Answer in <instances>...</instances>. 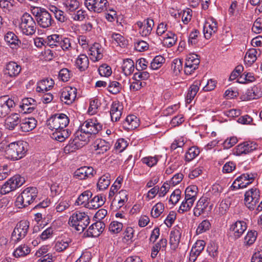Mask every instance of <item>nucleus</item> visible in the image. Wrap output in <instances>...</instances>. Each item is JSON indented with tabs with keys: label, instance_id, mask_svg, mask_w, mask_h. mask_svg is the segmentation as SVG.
<instances>
[{
	"label": "nucleus",
	"instance_id": "obj_1",
	"mask_svg": "<svg viewBox=\"0 0 262 262\" xmlns=\"http://www.w3.org/2000/svg\"><path fill=\"white\" fill-rule=\"evenodd\" d=\"M70 119L68 116L63 113H57L48 120L49 128L53 130L52 138L59 142L64 141L68 138L71 132L68 129H64L69 124Z\"/></svg>",
	"mask_w": 262,
	"mask_h": 262
},
{
	"label": "nucleus",
	"instance_id": "obj_2",
	"mask_svg": "<svg viewBox=\"0 0 262 262\" xmlns=\"http://www.w3.org/2000/svg\"><path fill=\"white\" fill-rule=\"evenodd\" d=\"M28 149L27 142L19 140L9 143L7 151V158L13 161H17L24 157Z\"/></svg>",
	"mask_w": 262,
	"mask_h": 262
},
{
	"label": "nucleus",
	"instance_id": "obj_3",
	"mask_svg": "<svg viewBox=\"0 0 262 262\" xmlns=\"http://www.w3.org/2000/svg\"><path fill=\"white\" fill-rule=\"evenodd\" d=\"M91 136L80 128L75 133L74 138L71 139L68 144L64 147V152L69 154L81 148L90 141Z\"/></svg>",
	"mask_w": 262,
	"mask_h": 262
},
{
	"label": "nucleus",
	"instance_id": "obj_4",
	"mask_svg": "<svg viewBox=\"0 0 262 262\" xmlns=\"http://www.w3.org/2000/svg\"><path fill=\"white\" fill-rule=\"evenodd\" d=\"M31 11L35 17L37 24L41 28H48L54 23L51 14L46 9L34 7L32 8Z\"/></svg>",
	"mask_w": 262,
	"mask_h": 262
},
{
	"label": "nucleus",
	"instance_id": "obj_5",
	"mask_svg": "<svg viewBox=\"0 0 262 262\" xmlns=\"http://www.w3.org/2000/svg\"><path fill=\"white\" fill-rule=\"evenodd\" d=\"M90 217L85 212H75L69 218V224L72 230L82 232L90 224Z\"/></svg>",
	"mask_w": 262,
	"mask_h": 262
},
{
	"label": "nucleus",
	"instance_id": "obj_6",
	"mask_svg": "<svg viewBox=\"0 0 262 262\" xmlns=\"http://www.w3.org/2000/svg\"><path fill=\"white\" fill-rule=\"evenodd\" d=\"M38 193L36 187L26 188L16 199V205L19 208H24L31 204L36 198Z\"/></svg>",
	"mask_w": 262,
	"mask_h": 262
},
{
	"label": "nucleus",
	"instance_id": "obj_7",
	"mask_svg": "<svg viewBox=\"0 0 262 262\" xmlns=\"http://www.w3.org/2000/svg\"><path fill=\"white\" fill-rule=\"evenodd\" d=\"M21 22L19 25L20 32L24 35L31 36L35 34L36 24L32 16L28 13H24L20 18Z\"/></svg>",
	"mask_w": 262,
	"mask_h": 262
},
{
	"label": "nucleus",
	"instance_id": "obj_8",
	"mask_svg": "<svg viewBox=\"0 0 262 262\" xmlns=\"http://www.w3.org/2000/svg\"><path fill=\"white\" fill-rule=\"evenodd\" d=\"M80 128L88 135H95L102 130V124L96 118L89 119L80 126Z\"/></svg>",
	"mask_w": 262,
	"mask_h": 262
},
{
	"label": "nucleus",
	"instance_id": "obj_9",
	"mask_svg": "<svg viewBox=\"0 0 262 262\" xmlns=\"http://www.w3.org/2000/svg\"><path fill=\"white\" fill-rule=\"evenodd\" d=\"M256 176L255 173H243L235 179L231 187L236 189L246 188L252 183Z\"/></svg>",
	"mask_w": 262,
	"mask_h": 262
},
{
	"label": "nucleus",
	"instance_id": "obj_10",
	"mask_svg": "<svg viewBox=\"0 0 262 262\" xmlns=\"http://www.w3.org/2000/svg\"><path fill=\"white\" fill-rule=\"evenodd\" d=\"M84 4L90 11L97 13L106 11L109 6L107 0H84Z\"/></svg>",
	"mask_w": 262,
	"mask_h": 262
},
{
	"label": "nucleus",
	"instance_id": "obj_11",
	"mask_svg": "<svg viewBox=\"0 0 262 262\" xmlns=\"http://www.w3.org/2000/svg\"><path fill=\"white\" fill-rule=\"evenodd\" d=\"M212 204H210V199L207 196L201 197L193 209V214L199 216L202 214H207L211 211Z\"/></svg>",
	"mask_w": 262,
	"mask_h": 262
},
{
	"label": "nucleus",
	"instance_id": "obj_12",
	"mask_svg": "<svg viewBox=\"0 0 262 262\" xmlns=\"http://www.w3.org/2000/svg\"><path fill=\"white\" fill-rule=\"evenodd\" d=\"M29 223L26 221H21L15 227L11 236V241L16 243L24 238L29 229Z\"/></svg>",
	"mask_w": 262,
	"mask_h": 262
},
{
	"label": "nucleus",
	"instance_id": "obj_13",
	"mask_svg": "<svg viewBox=\"0 0 262 262\" xmlns=\"http://www.w3.org/2000/svg\"><path fill=\"white\" fill-rule=\"evenodd\" d=\"M259 199L260 192L256 187H253L245 193V204L250 210L254 209Z\"/></svg>",
	"mask_w": 262,
	"mask_h": 262
},
{
	"label": "nucleus",
	"instance_id": "obj_14",
	"mask_svg": "<svg viewBox=\"0 0 262 262\" xmlns=\"http://www.w3.org/2000/svg\"><path fill=\"white\" fill-rule=\"evenodd\" d=\"M15 106L14 101L8 96L0 97V117L7 116Z\"/></svg>",
	"mask_w": 262,
	"mask_h": 262
},
{
	"label": "nucleus",
	"instance_id": "obj_15",
	"mask_svg": "<svg viewBox=\"0 0 262 262\" xmlns=\"http://www.w3.org/2000/svg\"><path fill=\"white\" fill-rule=\"evenodd\" d=\"M200 60L195 54H189L186 58L184 72L186 75H190L198 68Z\"/></svg>",
	"mask_w": 262,
	"mask_h": 262
},
{
	"label": "nucleus",
	"instance_id": "obj_16",
	"mask_svg": "<svg viewBox=\"0 0 262 262\" xmlns=\"http://www.w3.org/2000/svg\"><path fill=\"white\" fill-rule=\"evenodd\" d=\"M77 96V89L74 87L66 86L63 88L60 93V99L66 104H72Z\"/></svg>",
	"mask_w": 262,
	"mask_h": 262
},
{
	"label": "nucleus",
	"instance_id": "obj_17",
	"mask_svg": "<svg viewBox=\"0 0 262 262\" xmlns=\"http://www.w3.org/2000/svg\"><path fill=\"white\" fill-rule=\"evenodd\" d=\"M257 145L253 142L245 141L237 145L234 150V153L237 156L243 154H248L256 149Z\"/></svg>",
	"mask_w": 262,
	"mask_h": 262
},
{
	"label": "nucleus",
	"instance_id": "obj_18",
	"mask_svg": "<svg viewBox=\"0 0 262 262\" xmlns=\"http://www.w3.org/2000/svg\"><path fill=\"white\" fill-rule=\"evenodd\" d=\"M136 25L139 28V33L142 36H147L149 35L154 26L153 19L148 18L144 20L143 22L138 21Z\"/></svg>",
	"mask_w": 262,
	"mask_h": 262
},
{
	"label": "nucleus",
	"instance_id": "obj_19",
	"mask_svg": "<svg viewBox=\"0 0 262 262\" xmlns=\"http://www.w3.org/2000/svg\"><path fill=\"white\" fill-rule=\"evenodd\" d=\"M21 71V68L19 64L14 61H10L5 66L4 72L5 75L11 78H15L18 76Z\"/></svg>",
	"mask_w": 262,
	"mask_h": 262
},
{
	"label": "nucleus",
	"instance_id": "obj_20",
	"mask_svg": "<svg viewBox=\"0 0 262 262\" xmlns=\"http://www.w3.org/2000/svg\"><path fill=\"white\" fill-rule=\"evenodd\" d=\"M182 232V229L178 226H175L170 232L169 243L171 249L176 250L178 248L180 242Z\"/></svg>",
	"mask_w": 262,
	"mask_h": 262
},
{
	"label": "nucleus",
	"instance_id": "obj_21",
	"mask_svg": "<svg viewBox=\"0 0 262 262\" xmlns=\"http://www.w3.org/2000/svg\"><path fill=\"white\" fill-rule=\"evenodd\" d=\"M247 229V225L243 221H237L231 225L230 228L233 238L236 239L240 237Z\"/></svg>",
	"mask_w": 262,
	"mask_h": 262
},
{
	"label": "nucleus",
	"instance_id": "obj_22",
	"mask_svg": "<svg viewBox=\"0 0 262 262\" xmlns=\"http://www.w3.org/2000/svg\"><path fill=\"white\" fill-rule=\"evenodd\" d=\"M262 96V89L260 85H254L248 89L243 95L244 100L256 99Z\"/></svg>",
	"mask_w": 262,
	"mask_h": 262
},
{
	"label": "nucleus",
	"instance_id": "obj_23",
	"mask_svg": "<svg viewBox=\"0 0 262 262\" xmlns=\"http://www.w3.org/2000/svg\"><path fill=\"white\" fill-rule=\"evenodd\" d=\"M37 103L32 98H26L22 100L20 107L24 113L30 114L33 112L37 107Z\"/></svg>",
	"mask_w": 262,
	"mask_h": 262
},
{
	"label": "nucleus",
	"instance_id": "obj_24",
	"mask_svg": "<svg viewBox=\"0 0 262 262\" xmlns=\"http://www.w3.org/2000/svg\"><path fill=\"white\" fill-rule=\"evenodd\" d=\"M123 107L119 101L113 102L110 110L111 120L113 122L119 120L122 114Z\"/></svg>",
	"mask_w": 262,
	"mask_h": 262
},
{
	"label": "nucleus",
	"instance_id": "obj_25",
	"mask_svg": "<svg viewBox=\"0 0 262 262\" xmlns=\"http://www.w3.org/2000/svg\"><path fill=\"white\" fill-rule=\"evenodd\" d=\"M94 173V170L93 167L83 166L75 171L74 176L79 180H84L93 177Z\"/></svg>",
	"mask_w": 262,
	"mask_h": 262
},
{
	"label": "nucleus",
	"instance_id": "obj_26",
	"mask_svg": "<svg viewBox=\"0 0 262 262\" xmlns=\"http://www.w3.org/2000/svg\"><path fill=\"white\" fill-rule=\"evenodd\" d=\"M105 224L101 221H97L91 225L87 230L89 236L98 237L104 230Z\"/></svg>",
	"mask_w": 262,
	"mask_h": 262
},
{
	"label": "nucleus",
	"instance_id": "obj_27",
	"mask_svg": "<svg viewBox=\"0 0 262 262\" xmlns=\"http://www.w3.org/2000/svg\"><path fill=\"white\" fill-rule=\"evenodd\" d=\"M20 115L18 113H12L5 120V126L9 130H13L18 124L21 123Z\"/></svg>",
	"mask_w": 262,
	"mask_h": 262
},
{
	"label": "nucleus",
	"instance_id": "obj_28",
	"mask_svg": "<svg viewBox=\"0 0 262 262\" xmlns=\"http://www.w3.org/2000/svg\"><path fill=\"white\" fill-rule=\"evenodd\" d=\"M36 125V120L33 117H30L21 119L19 126L21 132H29L35 128Z\"/></svg>",
	"mask_w": 262,
	"mask_h": 262
},
{
	"label": "nucleus",
	"instance_id": "obj_29",
	"mask_svg": "<svg viewBox=\"0 0 262 262\" xmlns=\"http://www.w3.org/2000/svg\"><path fill=\"white\" fill-rule=\"evenodd\" d=\"M217 30V23L213 19L206 21L203 28L204 37L206 39H209Z\"/></svg>",
	"mask_w": 262,
	"mask_h": 262
},
{
	"label": "nucleus",
	"instance_id": "obj_30",
	"mask_svg": "<svg viewBox=\"0 0 262 262\" xmlns=\"http://www.w3.org/2000/svg\"><path fill=\"white\" fill-rule=\"evenodd\" d=\"M4 40L12 49L16 48L21 43L18 37L12 31H8L5 34Z\"/></svg>",
	"mask_w": 262,
	"mask_h": 262
},
{
	"label": "nucleus",
	"instance_id": "obj_31",
	"mask_svg": "<svg viewBox=\"0 0 262 262\" xmlns=\"http://www.w3.org/2000/svg\"><path fill=\"white\" fill-rule=\"evenodd\" d=\"M105 198L101 195H95L89 200L86 204V208L90 209H96L101 207L105 203Z\"/></svg>",
	"mask_w": 262,
	"mask_h": 262
},
{
	"label": "nucleus",
	"instance_id": "obj_32",
	"mask_svg": "<svg viewBox=\"0 0 262 262\" xmlns=\"http://www.w3.org/2000/svg\"><path fill=\"white\" fill-rule=\"evenodd\" d=\"M89 55L92 60L97 61L103 57L102 49L99 43H94L89 49Z\"/></svg>",
	"mask_w": 262,
	"mask_h": 262
},
{
	"label": "nucleus",
	"instance_id": "obj_33",
	"mask_svg": "<svg viewBox=\"0 0 262 262\" xmlns=\"http://www.w3.org/2000/svg\"><path fill=\"white\" fill-rule=\"evenodd\" d=\"M93 146L95 150L97 151V154H103L110 149V144L104 140L97 139L94 142Z\"/></svg>",
	"mask_w": 262,
	"mask_h": 262
},
{
	"label": "nucleus",
	"instance_id": "obj_34",
	"mask_svg": "<svg viewBox=\"0 0 262 262\" xmlns=\"http://www.w3.org/2000/svg\"><path fill=\"white\" fill-rule=\"evenodd\" d=\"M138 119L135 115H128L123 122V127L128 130L136 128L138 125Z\"/></svg>",
	"mask_w": 262,
	"mask_h": 262
},
{
	"label": "nucleus",
	"instance_id": "obj_35",
	"mask_svg": "<svg viewBox=\"0 0 262 262\" xmlns=\"http://www.w3.org/2000/svg\"><path fill=\"white\" fill-rule=\"evenodd\" d=\"M62 4L65 11L70 15L78 10L80 5L78 0H63Z\"/></svg>",
	"mask_w": 262,
	"mask_h": 262
},
{
	"label": "nucleus",
	"instance_id": "obj_36",
	"mask_svg": "<svg viewBox=\"0 0 262 262\" xmlns=\"http://www.w3.org/2000/svg\"><path fill=\"white\" fill-rule=\"evenodd\" d=\"M54 85V81L51 78L42 79L37 83L36 91L38 92L48 91Z\"/></svg>",
	"mask_w": 262,
	"mask_h": 262
},
{
	"label": "nucleus",
	"instance_id": "obj_37",
	"mask_svg": "<svg viewBox=\"0 0 262 262\" xmlns=\"http://www.w3.org/2000/svg\"><path fill=\"white\" fill-rule=\"evenodd\" d=\"M162 37L163 44L167 48L172 47L175 45L177 40V35L173 32L170 31H167Z\"/></svg>",
	"mask_w": 262,
	"mask_h": 262
},
{
	"label": "nucleus",
	"instance_id": "obj_38",
	"mask_svg": "<svg viewBox=\"0 0 262 262\" xmlns=\"http://www.w3.org/2000/svg\"><path fill=\"white\" fill-rule=\"evenodd\" d=\"M93 194L90 190H86L81 193L75 201L76 205H83L86 208V204L92 197Z\"/></svg>",
	"mask_w": 262,
	"mask_h": 262
},
{
	"label": "nucleus",
	"instance_id": "obj_39",
	"mask_svg": "<svg viewBox=\"0 0 262 262\" xmlns=\"http://www.w3.org/2000/svg\"><path fill=\"white\" fill-rule=\"evenodd\" d=\"M75 65L80 71H85L89 65L88 57L84 54H80L75 61Z\"/></svg>",
	"mask_w": 262,
	"mask_h": 262
},
{
	"label": "nucleus",
	"instance_id": "obj_40",
	"mask_svg": "<svg viewBox=\"0 0 262 262\" xmlns=\"http://www.w3.org/2000/svg\"><path fill=\"white\" fill-rule=\"evenodd\" d=\"M71 242L72 239L69 237H63L59 239L56 242L54 249L58 252L63 251L69 247Z\"/></svg>",
	"mask_w": 262,
	"mask_h": 262
},
{
	"label": "nucleus",
	"instance_id": "obj_41",
	"mask_svg": "<svg viewBox=\"0 0 262 262\" xmlns=\"http://www.w3.org/2000/svg\"><path fill=\"white\" fill-rule=\"evenodd\" d=\"M257 50L259 51V49L251 48L247 51L244 61L248 66H251L256 60Z\"/></svg>",
	"mask_w": 262,
	"mask_h": 262
},
{
	"label": "nucleus",
	"instance_id": "obj_42",
	"mask_svg": "<svg viewBox=\"0 0 262 262\" xmlns=\"http://www.w3.org/2000/svg\"><path fill=\"white\" fill-rule=\"evenodd\" d=\"M200 84L199 82L195 81L190 86L186 97L187 103H191L194 99L199 90V85Z\"/></svg>",
	"mask_w": 262,
	"mask_h": 262
},
{
	"label": "nucleus",
	"instance_id": "obj_43",
	"mask_svg": "<svg viewBox=\"0 0 262 262\" xmlns=\"http://www.w3.org/2000/svg\"><path fill=\"white\" fill-rule=\"evenodd\" d=\"M134 69V62L133 60L127 58L123 60L122 69L125 75H129L132 74Z\"/></svg>",
	"mask_w": 262,
	"mask_h": 262
},
{
	"label": "nucleus",
	"instance_id": "obj_44",
	"mask_svg": "<svg viewBox=\"0 0 262 262\" xmlns=\"http://www.w3.org/2000/svg\"><path fill=\"white\" fill-rule=\"evenodd\" d=\"M167 245V240L166 238H161L157 243H156L151 248V257L155 258L161 248H166Z\"/></svg>",
	"mask_w": 262,
	"mask_h": 262
},
{
	"label": "nucleus",
	"instance_id": "obj_45",
	"mask_svg": "<svg viewBox=\"0 0 262 262\" xmlns=\"http://www.w3.org/2000/svg\"><path fill=\"white\" fill-rule=\"evenodd\" d=\"M13 188L15 190L21 186L25 182V179L19 174H16L9 179Z\"/></svg>",
	"mask_w": 262,
	"mask_h": 262
},
{
	"label": "nucleus",
	"instance_id": "obj_46",
	"mask_svg": "<svg viewBox=\"0 0 262 262\" xmlns=\"http://www.w3.org/2000/svg\"><path fill=\"white\" fill-rule=\"evenodd\" d=\"M110 184V174L106 173L101 177L97 183V187L100 190L106 189Z\"/></svg>",
	"mask_w": 262,
	"mask_h": 262
},
{
	"label": "nucleus",
	"instance_id": "obj_47",
	"mask_svg": "<svg viewBox=\"0 0 262 262\" xmlns=\"http://www.w3.org/2000/svg\"><path fill=\"white\" fill-rule=\"evenodd\" d=\"M199 148L196 146L190 147L185 154V159L187 162H190L196 158L200 154Z\"/></svg>",
	"mask_w": 262,
	"mask_h": 262
},
{
	"label": "nucleus",
	"instance_id": "obj_48",
	"mask_svg": "<svg viewBox=\"0 0 262 262\" xmlns=\"http://www.w3.org/2000/svg\"><path fill=\"white\" fill-rule=\"evenodd\" d=\"M194 201L192 200L185 198L184 201L182 202L178 212L179 213L183 214L190 210Z\"/></svg>",
	"mask_w": 262,
	"mask_h": 262
},
{
	"label": "nucleus",
	"instance_id": "obj_49",
	"mask_svg": "<svg viewBox=\"0 0 262 262\" xmlns=\"http://www.w3.org/2000/svg\"><path fill=\"white\" fill-rule=\"evenodd\" d=\"M198 188L196 185H190L188 186L185 192L186 198L195 201L196 199Z\"/></svg>",
	"mask_w": 262,
	"mask_h": 262
},
{
	"label": "nucleus",
	"instance_id": "obj_50",
	"mask_svg": "<svg viewBox=\"0 0 262 262\" xmlns=\"http://www.w3.org/2000/svg\"><path fill=\"white\" fill-rule=\"evenodd\" d=\"M61 36L58 34H52L48 36L47 38V45L51 48L59 47Z\"/></svg>",
	"mask_w": 262,
	"mask_h": 262
},
{
	"label": "nucleus",
	"instance_id": "obj_51",
	"mask_svg": "<svg viewBox=\"0 0 262 262\" xmlns=\"http://www.w3.org/2000/svg\"><path fill=\"white\" fill-rule=\"evenodd\" d=\"M112 41L115 42L121 47H124L127 45V41L120 34L112 33L110 34Z\"/></svg>",
	"mask_w": 262,
	"mask_h": 262
},
{
	"label": "nucleus",
	"instance_id": "obj_52",
	"mask_svg": "<svg viewBox=\"0 0 262 262\" xmlns=\"http://www.w3.org/2000/svg\"><path fill=\"white\" fill-rule=\"evenodd\" d=\"M30 252V248L26 245H22L19 246L13 252V255L15 257L25 256Z\"/></svg>",
	"mask_w": 262,
	"mask_h": 262
},
{
	"label": "nucleus",
	"instance_id": "obj_53",
	"mask_svg": "<svg viewBox=\"0 0 262 262\" xmlns=\"http://www.w3.org/2000/svg\"><path fill=\"white\" fill-rule=\"evenodd\" d=\"M164 205L162 203H157L152 208L151 215L154 218L158 217L164 211Z\"/></svg>",
	"mask_w": 262,
	"mask_h": 262
},
{
	"label": "nucleus",
	"instance_id": "obj_54",
	"mask_svg": "<svg viewBox=\"0 0 262 262\" xmlns=\"http://www.w3.org/2000/svg\"><path fill=\"white\" fill-rule=\"evenodd\" d=\"M257 235V233L255 231H248L244 238V245L249 246L252 245L256 241Z\"/></svg>",
	"mask_w": 262,
	"mask_h": 262
},
{
	"label": "nucleus",
	"instance_id": "obj_55",
	"mask_svg": "<svg viewBox=\"0 0 262 262\" xmlns=\"http://www.w3.org/2000/svg\"><path fill=\"white\" fill-rule=\"evenodd\" d=\"M71 18L76 21H82L85 18L86 12L85 11L79 9L72 12L71 14Z\"/></svg>",
	"mask_w": 262,
	"mask_h": 262
},
{
	"label": "nucleus",
	"instance_id": "obj_56",
	"mask_svg": "<svg viewBox=\"0 0 262 262\" xmlns=\"http://www.w3.org/2000/svg\"><path fill=\"white\" fill-rule=\"evenodd\" d=\"M123 228V224L118 221H112L109 225V231L113 233H119Z\"/></svg>",
	"mask_w": 262,
	"mask_h": 262
},
{
	"label": "nucleus",
	"instance_id": "obj_57",
	"mask_svg": "<svg viewBox=\"0 0 262 262\" xmlns=\"http://www.w3.org/2000/svg\"><path fill=\"white\" fill-rule=\"evenodd\" d=\"M165 59L162 56H156L150 63V68L152 70H157L160 68L164 63Z\"/></svg>",
	"mask_w": 262,
	"mask_h": 262
},
{
	"label": "nucleus",
	"instance_id": "obj_58",
	"mask_svg": "<svg viewBox=\"0 0 262 262\" xmlns=\"http://www.w3.org/2000/svg\"><path fill=\"white\" fill-rule=\"evenodd\" d=\"M107 89L111 93L113 94H117L121 90V85L118 81H111L108 85Z\"/></svg>",
	"mask_w": 262,
	"mask_h": 262
},
{
	"label": "nucleus",
	"instance_id": "obj_59",
	"mask_svg": "<svg viewBox=\"0 0 262 262\" xmlns=\"http://www.w3.org/2000/svg\"><path fill=\"white\" fill-rule=\"evenodd\" d=\"M70 206L69 201L61 199L57 203L55 209L57 212H61L68 209Z\"/></svg>",
	"mask_w": 262,
	"mask_h": 262
},
{
	"label": "nucleus",
	"instance_id": "obj_60",
	"mask_svg": "<svg viewBox=\"0 0 262 262\" xmlns=\"http://www.w3.org/2000/svg\"><path fill=\"white\" fill-rule=\"evenodd\" d=\"M59 47H60L64 51H70L72 48L71 39L69 38L62 37L61 36Z\"/></svg>",
	"mask_w": 262,
	"mask_h": 262
},
{
	"label": "nucleus",
	"instance_id": "obj_61",
	"mask_svg": "<svg viewBox=\"0 0 262 262\" xmlns=\"http://www.w3.org/2000/svg\"><path fill=\"white\" fill-rule=\"evenodd\" d=\"M211 226V224L208 220H205L203 221L198 226L196 229V233L201 234L208 230Z\"/></svg>",
	"mask_w": 262,
	"mask_h": 262
},
{
	"label": "nucleus",
	"instance_id": "obj_62",
	"mask_svg": "<svg viewBox=\"0 0 262 262\" xmlns=\"http://www.w3.org/2000/svg\"><path fill=\"white\" fill-rule=\"evenodd\" d=\"M171 69L176 74L179 73L183 69V61L180 59H174L171 63Z\"/></svg>",
	"mask_w": 262,
	"mask_h": 262
},
{
	"label": "nucleus",
	"instance_id": "obj_63",
	"mask_svg": "<svg viewBox=\"0 0 262 262\" xmlns=\"http://www.w3.org/2000/svg\"><path fill=\"white\" fill-rule=\"evenodd\" d=\"M99 73L101 76L108 77L112 73L111 68L106 64L100 66L98 69Z\"/></svg>",
	"mask_w": 262,
	"mask_h": 262
},
{
	"label": "nucleus",
	"instance_id": "obj_64",
	"mask_svg": "<svg viewBox=\"0 0 262 262\" xmlns=\"http://www.w3.org/2000/svg\"><path fill=\"white\" fill-rule=\"evenodd\" d=\"M141 161L143 164H146L149 167H151L154 166V165H155L157 163V162L158 161V159L157 157H156V156H155V157L149 156V157L143 158L141 159Z\"/></svg>",
	"mask_w": 262,
	"mask_h": 262
}]
</instances>
